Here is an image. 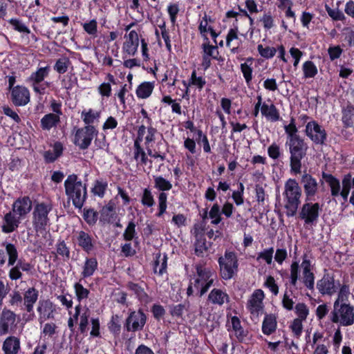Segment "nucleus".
Masks as SVG:
<instances>
[{"instance_id":"f257e3e1","label":"nucleus","mask_w":354,"mask_h":354,"mask_svg":"<svg viewBox=\"0 0 354 354\" xmlns=\"http://www.w3.org/2000/svg\"><path fill=\"white\" fill-rule=\"evenodd\" d=\"M301 188L296 180L289 178L284 185L283 201L286 214L292 217L297 213L301 203Z\"/></svg>"},{"instance_id":"774afa93","label":"nucleus","mask_w":354,"mask_h":354,"mask_svg":"<svg viewBox=\"0 0 354 354\" xmlns=\"http://www.w3.org/2000/svg\"><path fill=\"white\" fill-rule=\"evenodd\" d=\"M41 331V337H53L57 333V326L53 322L43 324Z\"/></svg>"},{"instance_id":"cd10ccee","label":"nucleus","mask_w":354,"mask_h":354,"mask_svg":"<svg viewBox=\"0 0 354 354\" xmlns=\"http://www.w3.org/2000/svg\"><path fill=\"white\" fill-rule=\"evenodd\" d=\"M39 297V292L35 288H28L23 296L24 306L28 313H32L34 305L37 302Z\"/></svg>"},{"instance_id":"c756f323","label":"nucleus","mask_w":354,"mask_h":354,"mask_svg":"<svg viewBox=\"0 0 354 354\" xmlns=\"http://www.w3.org/2000/svg\"><path fill=\"white\" fill-rule=\"evenodd\" d=\"M277 317L274 314H266L262 322V332L266 335L272 334L277 330Z\"/></svg>"},{"instance_id":"79ce46f5","label":"nucleus","mask_w":354,"mask_h":354,"mask_svg":"<svg viewBox=\"0 0 354 354\" xmlns=\"http://www.w3.org/2000/svg\"><path fill=\"white\" fill-rule=\"evenodd\" d=\"M73 289L76 299L79 304L86 300L91 294L90 290L85 288L82 283V279L74 283Z\"/></svg>"},{"instance_id":"6ab92c4d","label":"nucleus","mask_w":354,"mask_h":354,"mask_svg":"<svg viewBox=\"0 0 354 354\" xmlns=\"http://www.w3.org/2000/svg\"><path fill=\"white\" fill-rule=\"evenodd\" d=\"M156 134V129L153 128L151 125L147 128L142 124L138 128L137 137L134 142H138L141 145V142L144 141L145 148L148 150V148L152 147V144L155 142Z\"/></svg>"},{"instance_id":"423d86ee","label":"nucleus","mask_w":354,"mask_h":354,"mask_svg":"<svg viewBox=\"0 0 354 354\" xmlns=\"http://www.w3.org/2000/svg\"><path fill=\"white\" fill-rule=\"evenodd\" d=\"M329 317L332 323L339 326H352L354 324V306L351 304L333 305Z\"/></svg>"},{"instance_id":"c85d7f7f","label":"nucleus","mask_w":354,"mask_h":354,"mask_svg":"<svg viewBox=\"0 0 354 354\" xmlns=\"http://www.w3.org/2000/svg\"><path fill=\"white\" fill-rule=\"evenodd\" d=\"M208 301L214 305L222 306L230 301V297L225 291L214 288L208 295Z\"/></svg>"},{"instance_id":"f704fd0d","label":"nucleus","mask_w":354,"mask_h":354,"mask_svg":"<svg viewBox=\"0 0 354 354\" xmlns=\"http://www.w3.org/2000/svg\"><path fill=\"white\" fill-rule=\"evenodd\" d=\"M98 263L95 258H86L82 266L81 276L83 279L90 277L93 275L97 269Z\"/></svg>"},{"instance_id":"2eb2a0df","label":"nucleus","mask_w":354,"mask_h":354,"mask_svg":"<svg viewBox=\"0 0 354 354\" xmlns=\"http://www.w3.org/2000/svg\"><path fill=\"white\" fill-rule=\"evenodd\" d=\"M17 315L10 309L3 308L0 314V335H4L17 326Z\"/></svg>"},{"instance_id":"8fccbe9b","label":"nucleus","mask_w":354,"mask_h":354,"mask_svg":"<svg viewBox=\"0 0 354 354\" xmlns=\"http://www.w3.org/2000/svg\"><path fill=\"white\" fill-rule=\"evenodd\" d=\"M342 122L346 127H352L354 124V106L351 104L342 109Z\"/></svg>"},{"instance_id":"4be33fe9","label":"nucleus","mask_w":354,"mask_h":354,"mask_svg":"<svg viewBox=\"0 0 354 354\" xmlns=\"http://www.w3.org/2000/svg\"><path fill=\"white\" fill-rule=\"evenodd\" d=\"M32 207V201L29 196H24L17 198L12 205L11 211L24 219Z\"/></svg>"},{"instance_id":"a19ab883","label":"nucleus","mask_w":354,"mask_h":354,"mask_svg":"<svg viewBox=\"0 0 354 354\" xmlns=\"http://www.w3.org/2000/svg\"><path fill=\"white\" fill-rule=\"evenodd\" d=\"M63 151V146L61 142H55L52 149H49L44 152V158L47 162H54L58 157H59Z\"/></svg>"},{"instance_id":"603ef678","label":"nucleus","mask_w":354,"mask_h":354,"mask_svg":"<svg viewBox=\"0 0 354 354\" xmlns=\"http://www.w3.org/2000/svg\"><path fill=\"white\" fill-rule=\"evenodd\" d=\"M299 265L296 261H292L290 268L289 283L291 286L297 288L298 281L299 280Z\"/></svg>"},{"instance_id":"5fc2aeb1","label":"nucleus","mask_w":354,"mask_h":354,"mask_svg":"<svg viewBox=\"0 0 354 354\" xmlns=\"http://www.w3.org/2000/svg\"><path fill=\"white\" fill-rule=\"evenodd\" d=\"M231 324L232 330L239 341H243L246 334L241 326L240 319L234 316L231 319Z\"/></svg>"},{"instance_id":"864d4df0","label":"nucleus","mask_w":354,"mask_h":354,"mask_svg":"<svg viewBox=\"0 0 354 354\" xmlns=\"http://www.w3.org/2000/svg\"><path fill=\"white\" fill-rule=\"evenodd\" d=\"M274 250L273 247L263 249L257 253V261L259 262H264L267 265H271L273 263V254Z\"/></svg>"},{"instance_id":"c03bdc74","label":"nucleus","mask_w":354,"mask_h":354,"mask_svg":"<svg viewBox=\"0 0 354 354\" xmlns=\"http://www.w3.org/2000/svg\"><path fill=\"white\" fill-rule=\"evenodd\" d=\"M351 295L349 286L346 283H343L339 286L337 292V298L335 299L333 305H342V304H350L348 298Z\"/></svg>"},{"instance_id":"4c0bfd02","label":"nucleus","mask_w":354,"mask_h":354,"mask_svg":"<svg viewBox=\"0 0 354 354\" xmlns=\"http://www.w3.org/2000/svg\"><path fill=\"white\" fill-rule=\"evenodd\" d=\"M207 213L205 212L203 216V220L194 223L191 230V234L194 236V239L205 238V233L207 230V222L205 221L207 216Z\"/></svg>"},{"instance_id":"37998d69","label":"nucleus","mask_w":354,"mask_h":354,"mask_svg":"<svg viewBox=\"0 0 354 354\" xmlns=\"http://www.w3.org/2000/svg\"><path fill=\"white\" fill-rule=\"evenodd\" d=\"M60 121V117L58 115H54V113L46 114L41 119V127L43 130H50L53 127H55Z\"/></svg>"},{"instance_id":"9b49d317","label":"nucleus","mask_w":354,"mask_h":354,"mask_svg":"<svg viewBox=\"0 0 354 354\" xmlns=\"http://www.w3.org/2000/svg\"><path fill=\"white\" fill-rule=\"evenodd\" d=\"M322 207L318 203L307 202L304 203L299 212V218L307 225H315L317 223Z\"/></svg>"},{"instance_id":"5701e85b","label":"nucleus","mask_w":354,"mask_h":354,"mask_svg":"<svg viewBox=\"0 0 354 354\" xmlns=\"http://www.w3.org/2000/svg\"><path fill=\"white\" fill-rule=\"evenodd\" d=\"M24 219L10 211L6 213L2 219L1 232L5 234H10L17 230Z\"/></svg>"},{"instance_id":"aec40b11","label":"nucleus","mask_w":354,"mask_h":354,"mask_svg":"<svg viewBox=\"0 0 354 354\" xmlns=\"http://www.w3.org/2000/svg\"><path fill=\"white\" fill-rule=\"evenodd\" d=\"M30 91L24 86L17 85L10 91V100L15 106H25L30 102Z\"/></svg>"},{"instance_id":"f03ea898","label":"nucleus","mask_w":354,"mask_h":354,"mask_svg":"<svg viewBox=\"0 0 354 354\" xmlns=\"http://www.w3.org/2000/svg\"><path fill=\"white\" fill-rule=\"evenodd\" d=\"M66 196L72 200L73 205L81 209L86 199V186L78 178L76 174H70L64 181Z\"/></svg>"},{"instance_id":"ddd939ff","label":"nucleus","mask_w":354,"mask_h":354,"mask_svg":"<svg viewBox=\"0 0 354 354\" xmlns=\"http://www.w3.org/2000/svg\"><path fill=\"white\" fill-rule=\"evenodd\" d=\"M301 269L302 274V283L308 290H313L315 287V274L313 272L314 266L310 257L307 254L302 256V261L301 263Z\"/></svg>"},{"instance_id":"a211bd4d","label":"nucleus","mask_w":354,"mask_h":354,"mask_svg":"<svg viewBox=\"0 0 354 354\" xmlns=\"http://www.w3.org/2000/svg\"><path fill=\"white\" fill-rule=\"evenodd\" d=\"M317 288L322 295H334L337 292V286L333 274L328 272L324 273L322 279L317 281Z\"/></svg>"},{"instance_id":"473e14b6","label":"nucleus","mask_w":354,"mask_h":354,"mask_svg":"<svg viewBox=\"0 0 354 354\" xmlns=\"http://www.w3.org/2000/svg\"><path fill=\"white\" fill-rule=\"evenodd\" d=\"M128 288L136 295L138 299L143 304H147L151 302V299L145 291L144 288L138 283L130 282L127 284Z\"/></svg>"},{"instance_id":"e2e57ef3","label":"nucleus","mask_w":354,"mask_h":354,"mask_svg":"<svg viewBox=\"0 0 354 354\" xmlns=\"http://www.w3.org/2000/svg\"><path fill=\"white\" fill-rule=\"evenodd\" d=\"M83 30L92 37H95L97 33V21L93 19L82 24Z\"/></svg>"},{"instance_id":"bb28decb","label":"nucleus","mask_w":354,"mask_h":354,"mask_svg":"<svg viewBox=\"0 0 354 354\" xmlns=\"http://www.w3.org/2000/svg\"><path fill=\"white\" fill-rule=\"evenodd\" d=\"M31 270V266L29 263L24 260L19 259L8 272L9 278L11 280H17L22 277L21 270L24 272H29Z\"/></svg>"},{"instance_id":"412c9836","label":"nucleus","mask_w":354,"mask_h":354,"mask_svg":"<svg viewBox=\"0 0 354 354\" xmlns=\"http://www.w3.org/2000/svg\"><path fill=\"white\" fill-rule=\"evenodd\" d=\"M301 183L304 189L306 201H314L319 187L317 180L310 174L305 173L301 176Z\"/></svg>"},{"instance_id":"13d9d810","label":"nucleus","mask_w":354,"mask_h":354,"mask_svg":"<svg viewBox=\"0 0 354 354\" xmlns=\"http://www.w3.org/2000/svg\"><path fill=\"white\" fill-rule=\"evenodd\" d=\"M295 313L297 315L295 319L305 322L309 315L310 310L308 306L304 303H297L295 306Z\"/></svg>"},{"instance_id":"58836bf2","label":"nucleus","mask_w":354,"mask_h":354,"mask_svg":"<svg viewBox=\"0 0 354 354\" xmlns=\"http://www.w3.org/2000/svg\"><path fill=\"white\" fill-rule=\"evenodd\" d=\"M133 158L138 165H147L149 161L146 152L138 142H133Z\"/></svg>"},{"instance_id":"7c9ffc66","label":"nucleus","mask_w":354,"mask_h":354,"mask_svg":"<svg viewBox=\"0 0 354 354\" xmlns=\"http://www.w3.org/2000/svg\"><path fill=\"white\" fill-rule=\"evenodd\" d=\"M19 339L15 336L7 337L2 346V350L4 354H17L20 350Z\"/></svg>"},{"instance_id":"393cba45","label":"nucleus","mask_w":354,"mask_h":354,"mask_svg":"<svg viewBox=\"0 0 354 354\" xmlns=\"http://www.w3.org/2000/svg\"><path fill=\"white\" fill-rule=\"evenodd\" d=\"M125 41L122 46V50L129 56H133L138 50L139 45L138 35L135 30H131L124 37Z\"/></svg>"},{"instance_id":"dca6fc26","label":"nucleus","mask_w":354,"mask_h":354,"mask_svg":"<svg viewBox=\"0 0 354 354\" xmlns=\"http://www.w3.org/2000/svg\"><path fill=\"white\" fill-rule=\"evenodd\" d=\"M38 322L41 326L46 320L54 319L56 306L50 299H40L37 304Z\"/></svg>"},{"instance_id":"7ed1b4c3","label":"nucleus","mask_w":354,"mask_h":354,"mask_svg":"<svg viewBox=\"0 0 354 354\" xmlns=\"http://www.w3.org/2000/svg\"><path fill=\"white\" fill-rule=\"evenodd\" d=\"M286 147L288 148L290 153V170L295 174L301 171V160L306 156L308 146L305 140L301 138H297L291 140H286Z\"/></svg>"},{"instance_id":"680f3d73","label":"nucleus","mask_w":354,"mask_h":354,"mask_svg":"<svg viewBox=\"0 0 354 354\" xmlns=\"http://www.w3.org/2000/svg\"><path fill=\"white\" fill-rule=\"evenodd\" d=\"M90 317V310L88 308H85L82 310V315H80L78 324L79 330L80 333L84 334L87 330V326L88 324V319Z\"/></svg>"},{"instance_id":"e433bc0d","label":"nucleus","mask_w":354,"mask_h":354,"mask_svg":"<svg viewBox=\"0 0 354 354\" xmlns=\"http://www.w3.org/2000/svg\"><path fill=\"white\" fill-rule=\"evenodd\" d=\"M100 116V111L94 110L92 109L84 110L81 113V118L86 126L91 125L92 124L98 122Z\"/></svg>"},{"instance_id":"f3484780","label":"nucleus","mask_w":354,"mask_h":354,"mask_svg":"<svg viewBox=\"0 0 354 354\" xmlns=\"http://www.w3.org/2000/svg\"><path fill=\"white\" fill-rule=\"evenodd\" d=\"M73 241L84 252L90 253L95 248V241L93 236L83 230H74Z\"/></svg>"},{"instance_id":"69168bd1","label":"nucleus","mask_w":354,"mask_h":354,"mask_svg":"<svg viewBox=\"0 0 354 354\" xmlns=\"http://www.w3.org/2000/svg\"><path fill=\"white\" fill-rule=\"evenodd\" d=\"M189 77L192 86L195 87L198 91H201L206 84L205 79L202 76H198L195 70L192 72Z\"/></svg>"},{"instance_id":"4468645a","label":"nucleus","mask_w":354,"mask_h":354,"mask_svg":"<svg viewBox=\"0 0 354 354\" xmlns=\"http://www.w3.org/2000/svg\"><path fill=\"white\" fill-rule=\"evenodd\" d=\"M305 133L315 144L322 145L326 140L325 129L315 120H310L306 125Z\"/></svg>"},{"instance_id":"9d476101","label":"nucleus","mask_w":354,"mask_h":354,"mask_svg":"<svg viewBox=\"0 0 354 354\" xmlns=\"http://www.w3.org/2000/svg\"><path fill=\"white\" fill-rule=\"evenodd\" d=\"M264 298V292L261 289L255 290L249 297L246 304V309L250 313L252 319H258L263 313Z\"/></svg>"},{"instance_id":"052dcab7","label":"nucleus","mask_w":354,"mask_h":354,"mask_svg":"<svg viewBox=\"0 0 354 354\" xmlns=\"http://www.w3.org/2000/svg\"><path fill=\"white\" fill-rule=\"evenodd\" d=\"M257 51L262 57L266 59H272L277 53L276 48L269 46H264L262 44L257 46Z\"/></svg>"},{"instance_id":"72a5a7b5","label":"nucleus","mask_w":354,"mask_h":354,"mask_svg":"<svg viewBox=\"0 0 354 354\" xmlns=\"http://www.w3.org/2000/svg\"><path fill=\"white\" fill-rule=\"evenodd\" d=\"M155 87V82H143L138 85L136 94L139 99H147L152 93Z\"/></svg>"},{"instance_id":"49530a36","label":"nucleus","mask_w":354,"mask_h":354,"mask_svg":"<svg viewBox=\"0 0 354 354\" xmlns=\"http://www.w3.org/2000/svg\"><path fill=\"white\" fill-rule=\"evenodd\" d=\"M163 145V142H158L154 149H152V147L148 148V150H147V154L154 159L164 161L167 157V150L162 149Z\"/></svg>"},{"instance_id":"c9c22d12","label":"nucleus","mask_w":354,"mask_h":354,"mask_svg":"<svg viewBox=\"0 0 354 354\" xmlns=\"http://www.w3.org/2000/svg\"><path fill=\"white\" fill-rule=\"evenodd\" d=\"M322 178L330 187L331 195L335 197L339 196L341 189L339 180L332 174L325 172H323Z\"/></svg>"},{"instance_id":"ea45409f","label":"nucleus","mask_w":354,"mask_h":354,"mask_svg":"<svg viewBox=\"0 0 354 354\" xmlns=\"http://www.w3.org/2000/svg\"><path fill=\"white\" fill-rule=\"evenodd\" d=\"M167 257L165 254L158 253L153 263V272L159 275L163 274L167 270Z\"/></svg>"},{"instance_id":"20e7f679","label":"nucleus","mask_w":354,"mask_h":354,"mask_svg":"<svg viewBox=\"0 0 354 354\" xmlns=\"http://www.w3.org/2000/svg\"><path fill=\"white\" fill-rule=\"evenodd\" d=\"M53 205L48 202L36 203L32 212V225L37 233H44L50 225V213Z\"/></svg>"},{"instance_id":"39448f33","label":"nucleus","mask_w":354,"mask_h":354,"mask_svg":"<svg viewBox=\"0 0 354 354\" xmlns=\"http://www.w3.org/2000/svg\"><path fill=\"white\" fill-rule=\"evenodd\" d=\"M216 278V275L212 269L198 264L196 266V274L191 278V280L194 289L199 291L200 296H203L213 285Z\"/></svg>"},{"instance_id":"0eeeda50","label":"nucleus","mask_w":354,"mask_h":354,"mask_svg":"<svg viewBox=\"0 0 354 354\" xmlns=\"http://www.w3.org/2000/svg\"><path fill=\"white\" fill-rule=\"evenodd\" d=\"M50 72V66L46 65L38 67L35 71L30 74L28 81L35 93L44 95L47 93L46 90L51 86L52 82L45 81V79L48 77Z\"/></svg>"},{"instance_id":"b1692460","label":"nucleus","mask_w":354,"mask_h":354,"mask_svg":"<svg viewBox=\"0 0 354 354\" xmlns=\"http://www.w3.org/2000/svg\"><path fill=\"white\" fill-rule=\"evenodd\" d=\"M203 55L201 66L204 70H207L211 65L212 59H217L218 55V48L216 46L210 45L209 40L205 41L202 44Z\"/></svg>"},{"instance_id":"338daca9","label":"nucleus","mask_w":354,"mask_h":354,"mask_svg":"<svg viewBox=\"0 0 354 354\" xmlns=\"http://www.w3.org/2000/svg\"><path fill=\"white\" fill-rule=\"evenodd\" d=\"M211 21L210 17L207 16L206 13H205L203 17L199 22V26L198 30L201 35V36L203 37L205 41H208L209 39L207 37V33L209 31V27L208 26V22Z\"/></svg>"},{"instance_id":"4d7b16f0","label":"nucleus","mask_w":354,"mask_h":354,"mask_svg":"<svg viewBox=\"0 0 354 354\" xmlns=\"http://www.w3.org/2000/svg\"><path fill=\"white\" fill-rule=\"evenodd\" d=\"M154 187L162 192L169 191L172 188L171 182L161 176H153Z\"/></svg>"},{"instance_id":"a18cd8bd","label":"nucleus","mask_w":354,"mask_h":354,"mask_svg":"<svg viewBox=\"0 0 354 354\" xmlns=\"http://www.w3.org/2000/svg\"><path fill=\"white\" fill-rule=\"evenodd\" d=\"M252 64L253 58L248 57L244 63L241 64L240 68L245 82L249 85L252 80Z\"/></svg>"},{"instance_id":"a878e982","label":"nucleus","mask_w":354,"mask_h":354,"mask_svg":"<svg viewBox=\"0 0 354 354\" xmlns=\"http://www.w3.org/2000/svg\"><path fill=\"white\" fill-rule=\"evenodd\" d=\"M261 113L267 120L272 122L279 121L280 119L279 110L270 100L267 102L261 101Z\"/></svg>"},{"instance_id":"0e129e2a","label":"nucleus","mask_w":354,"mask_h":354,"mask_svg":"<svg viewBox=\"0 0 354 354\" xmlns=\"http://www.w3.org/2000/svg\"><path fill=\"white\" fill-rule=\"evenodd\" d=\"M71 62L68 57H63L58 59L54 66V70L59 74L66 73L68 68Z\"/></svg>"},{"instance_id":"6e6d98bb","label":"nucleus","mask_w":354,"mask_h":354,"mask_svg":"<svg viewBox=\"0 0 354 354\" xmlns=\"http://www.w3.org/2000/svg\"><path fill=\"white\" fill-rule=\"evenodd\" d=\"M284 130L287 135V140H291L301 138L297 135L298 129L296 127L295 120L293 117L290 118V123L284 126Z\"/></svg>"},{"instance_id":"bf43d9fd","label":"nucleus","mask_w":354,"mask_h":354,"mask_svg":"<svg viewBox=\"0 0 354 354\" xmlns=\"http://www.w3.org/2000/svg\"><path fill=\"white\" fill-rule=\"evenodd\" d=\"M209 218L211 219V223L213 225H216L221 222V212L218 203L214 204L211 207L209 212Z\"/></svg>"},{"instance_id":"3c124183","label":"nucleus","mask_w":354,"mask_h":354,"mask_svg":"<svg viewBox=\"0 0 354 354\" xmlns=\"http://www.w3.org/2000/svg\"><path fill=\"white\" fill-rule=\"evenodd\" d=\"M277 6L279 9L285 11L286 18H291L295 20L296 15L292 10L293 2L291 0H277Z\"/></svg>"},{"instance_id":"09e8293b","label":"nucleus","mask_w":354,"mask_h":354,"mask_svg":"<svg viewBox=\"0 0 354 354\" xmlns=\"http://www.w3.org/2000/svg\"><path fill=\"white\" fill-rule=\"evenodd\" d=\"M3 245L5 246L6 254L8 257V266H13L18 260V251L16 246L10 243H4Z\"/></svg>"},{"instance_id":"6e6552de","label":"nucleus","mask_w":354,"mask_h":354,"mask_svg":"<svg viewBox=\"0 0 354 354\" xmlns=\"http://www.w3.org/2000/svg\"><path fill=\"white\" fill-rule=\"evenodd\" d=\"M221 277L225 280L232 279L238 270V260L234 252L226 251L223 257L218 259Z\"/></svg>"},{"instance_id":"de8ad7c7","label":"nucleus","mask_w":354,"mask_h":354,"mask_svg":"<svg viewBox=\"0 0 354 354\" xmlns=\"http://www.w3.org/2000/svg\"><path fill=\"white\" fill-rule=\"evenodd\" d=\"M301 69L303 72V78L305 80L313 79L318 73L317 66L313 62L310 60L306 61L303 63Z\"/></svg>"},{"instance_id":"f8f14e48","label":"nucleus","mask_w":354,"mask_h":354,"mask_svg":"<svg viewBox=\"0 0 354 354\" xmlns=\"http://www.w3.org/2000/svg\"><path fill=\"white\" fill-rule=\"evenodd\" d=\"M147 322V315L142 310L130 311L127 317L124 328L128 332L140 331Z\"/></svg>"},{"instance_id":"1a4fd4ad","label":"nucleus","mask_w":354,"mask_h":354,"mask_svg":"<svg viewBox=\"0 0 354 354\" xmlns=\"http://www.w3.org/2000/svg\"><path fill=\"white\" fill-rule=\"evenodd\" d=\"M97 133L98 131L93 125L79 128L76 130L75 133L74 144L80 149H86Z\"/></svg>"},{"instance_id":"2f4dec72","label":"nucleus","mask_w":354,"mask_h":354,"mask_svg":"<svg viewBox=\"0 0 354 354\" xmlns=\"http://www.w3.org/2000/svg\"><path fill=\"white\" fill-rule=\"evenodd\" d=\"M238 28H230L226 36V46L230 48L233 53H238V48L240 45V39L238 37Z\"/></svg>"}]
</instances>
